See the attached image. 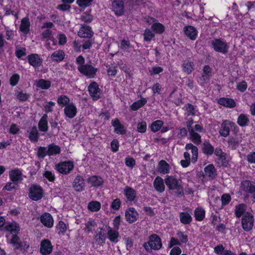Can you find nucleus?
Returning a JSON list of instances; mask_svg holds the SVG:
<instances>
[{
	"label": "nucleus",
	"mask_w": 255,
	"mask_h": 255,
	"mask_svg": "<svg viewBox=\"0 0 255 255\" xmlns=\"http://www.w3.org/2000/svg\"><path fill=\"white\" fill-rule=\"evenodd\" d=\"M78 70L81 74L89 78H94L98 71L97 68L88 64H86L82 66H78Z\"/></svg>",
	"instance_id": "6"
},
{
	"label": "nucleus",
	"mask_w": 255,
	"mask_h": 255,
	"mask_svg": "<svg viewBox=\"0 0 255 255\" xmlns=\"http://www.w3.org/2000/svg\"><path fill=\"white\" fill-rule=\"evenodd\" d=\"M124 194L128 201H132L136 196V191L134 189L129 186H126L124 190Z\"/></svg>",
	"instance_id": "31"
},
{
	"label": "nucleus",
	"mask_w": 255,
	"mask_h": 255,
	"mask_svg": "<svg viewBox=\"0 0 255 255\" xmlns=\"http://www.w3.org/2000/svg\"><path fill=\"white\" fill-rule=\"evenodd\" d=\"M241 223L245 231H250L253 229L254 223V217L253 214L249 212H246L242 216Z\"/></svg>",
	"instance_id": "5"
},
{
	"label": "nucleus",
	"mask_w": 255,
	"mask_h": 255,
	"mask_svg": "<svg viewBox=\"0 0 255 255\" xmlns=\"http://www.w3.org/2000/svg\"><path fill=\"white\" fill-rule=\"evenodd\" d=\"M9 176L10 180L15 183H17L18 182L22 180V172L18 168L10 170L9 172Z\"/></svg>",
	"instance_id": "19"
},
{
	"label": "nucleus",
	"mask_w": 255,
	"mask_h": 255,
	"mask_svg": "<svg viewBox=\"0 0 255 255\" xmlns=\"http://www.w3.org/2000/svg\"><path fill=\"white\" fill-rule=\"evenodd\" d=\"M234 123L229 121H224L221 125L219 130V133L224 137H227L230 134L231 128L234 126Z\"/></svg>",
	"instance_id": "11"
},
{
	"label": "nucleus",
	"mask_w": 255,
	"mask_h": 255,
	"mask_svg": "<svg viewBox=\"0 0 255 255\" xmlns=\"http://www.w3.org/2000/svg\"><path fill=\"white\" fill-rule=\"evenodd\" d=\"M74 165L72 161L62 162L57 164L56 168L58 172L62 174L69 173L73 169Z\"/></svg>",
	"instance_id": "8"
},
{
	"label": "nucleus",
	"mask_w": 255,
	"mask_h": 255,
	"mask_svg": "<svg viewBox=\"0 0 255 255\" xmlns=\"http://www.w3.org/2000/svg\"><path fill=\"white\" fill-rule=\"evenodd\" d=\"M184 32L185 35L191 40H195L197 36L198 32L192 26H186L184 28Z\"/></svg>",
	"instance_id": "27"
},
{
	"label": "nucleus",
	"mask_w": 255,
	"mask_h": 255,
	"mask_svg": "<svg viewBox=\"0 0 255 255\" xmlns=\"http://www.w3.org/2000/svg\"><path fill=\"white\" fill-rule=\"evenodd\" d=\"M170 166L169 164L164 160H160L157 166V171L162 174H167L169 172Z\"/></svg>",
	"instance_id": "25"
},
{
	"label": "nucleus",
	"mask_w": 255,
	"mask_h": 255,
	"mask_svg": "<svg viewBox=\"0 0 255 255\" xmlns=\"http://www.w3.org/2000/svg\"><path fill=\"white\" fill-rule=\"evenodd\" d=\"M185 149L187 151L191 150L192 154L191 161L193 163H195L197 161L198 157V149L197 147L191 143H188L186 144Z\"/></svg>",
	"instance_id": "18"
},
{
	"label": "nucleus",
	"mask_w": 255,
	"mask_h": 255,
	"mask_svg": "<svg viewBox=\"0 0 255 255\" xmlns=\"http://www.w3.org/2000/svg\"><path fill=\"white\" fill-rule=\"evenodd\" d=\"M164 181L169 190H175V193L178 197L183 195V188L180 180L177 179L173 176H166Z\"/></svg>",
	"instance_id": "1"
},
{
	"label": "nucleus",
	"mask_w": 255,
	"mask_h": 255,
	"mask_svg": "<svg viewBox=\"0 0 255 255\" xmlns=\"http://www.w3.org/2000/svg\"><path fill=\"white\" fill-rule=\"evenodd\" d=\"M7 242L12 245L14 250L19 249L22 246L19 237L16 234L12 235L11 239Z\"/></svg>",
	"instance_id": "36"
},
{
	"label": "nucleus",
	"mask_w": 255,
	"mask_h": 255,
	"mask_svg": "<svg viewBox=\"0 0 255 255\" xmlns=\"http://www.w3.org/2000/svg\"><path fill=\"white\" fill-rule=\"evenodd\" d=\"M204 131L203 127L199 124H196L194 127V129H191L189 131V137L194 143L196 145H199L201 143V136L200 135L199 132Z\"/></svg>",
	"instance_id": "3"
},
{
	"label": "nucleus",
	"mask_w": 255,
	"mask_h": 255,
	"mask_svg": "<svg viewBox=\"0 0 255 255\" xmlns=\"http://www.w3.org/2000/svg\"><path fill=\"white\" fill-rule=\"evenodd\" d=\"M153 186L155 190L160 193L163 192L165 190V186L163 179L157 176L154 180Z\"/></svg>",
	"instance_id": "32"
},
{
	"label": "nucleus",
	"mask_w": 255,
	"mask_h": 255,
	"mask_svg": "<svg viewBox=\"0 0 255 255\" xmlns=\"http://www.w3.org/2000/svg\"><path fill=\"white\" fill-rule=\"evenodd\" d=\"M212 76V68L208 65L205 66L203 69V73L201 80L206 83L209 81Z\"/></svg>",
	"instance_id": "35"
},
{
	"label": "nucleus",
	"mask_w": 255,
	"mask_h": 255,
	"mask_svg": "<svg viewBox=\"0 0 255 255\" xmlns=\"http://www.w3.org/2000/svg\"><path fill=\"white\" fill-rule=\"evenodd\" d=\"M151 28L153 32L157 34H161L165 30L164 26L157 21L151 25Z\"/></svg>",
	"instance_id": "43"
},
{
	"label": "nucleus",
	"mask_w": 255,
	"mask_h": 255,
	"mask_svg": "<svg viewBox=\"0 0 255 255\" xmlns=\"http://www.w3.org/2000/svg\"><path fill=\"white\" fill-rule=\"evenodd\" d=\"M247 205L245 204H241L235 207V214L237 218H240L246 213Z\"/></svg>",
	"instance_id": "42"
},
{
	"label": "nucleus",
	"mask_w": 255,
	"mask_h": 255,
	"mask_svg": "<svg viewBox=\"0 0 255 255\" xmlns=\"http://www.w3.org/2000/svg\"><path fill=\"white\" fill-rule=\"evenodd\" d=\"M120 48L123 50L127 51L128 49L133 48V47L128 40L123 39L121 41Z\"/></svg>",
	"instance_id": "58"
},
{
	"label": "nucleus",
	"mask_w": 255,
	"mask_h": 255,
	"mask_svg": "<svg viewBox=\"0 0 255 255\" xmlns=\"http://www.w3.org/2000/svg\"><path fill=\"white\" fill-rule=\"evenodd\" d=\"M43 191L42 188L38 185L32 184L29 189L28 196L33 201H38L43 197Z\"/></svg>",
	"instance_id": "7"
},
{
	"label": "nucleus",
	"mask_w": 255,
	"mask_h": 255,
	"mask_svg": "<svg viewBox=\"0 0 255 255\" xmlns=\"http://www.w3.org/2000/svg\"><path fill=\"white\" fill-rule=\"evenodd\" d=\"M163 125V122L161 120H156L153 122L150 128L152 131L155 132L158 131Z\"/></svg>",
	"instance_id": "51"
},
{
	"label": "nucleus",
	"mask_w": 255,
	"mask_h": 255,
	"mask_svg": "<svg viewBox=\"0 0 255 255\" xmlns=\"http://www.w3.org/2000/svg\"><path fill=\"white\" fill-rule=\"evenodd\" d=\"M36 86L42 89H48L51 86V83L49 81L40 79L37 82Z\"/></svg>",
	"instance_id": "52"
},
{
	"label": "nucleus",
	"mask_w": 255,
	"mask_h": 255,
	"mask_svg": "<svg viewBox=\"0 0 255 255\" xmlns=\"http://www.w3.org/2000/svg\"><path fill=\"white\" fill-rule=\"evenodd\" d=\"M41 223L45 227L51 228L53 226L54 220L50 214L43 213L40 217Z\"/></svg>",
	"instance_id": "15"
},
{
	"label": "nucleus",
	"mask_w": 255,
	"mask_h": 255,
	"mask_svg": "<svg viewBox=\"0 0 255 255\" xmlns=\"http://www.w3.org/2000/svg\"><path fill=\"white\" fill-rule=\"evenodd\" d=\"M44 177L48 179L50 182H53L55 180V177L54 174L50 171H46L43 174Z\"/></svg>",
	"instance_id": "62"
},
{
	"label": "nucleus",
	"mask_w": 255,
	"mask_h": 255,
	"mask_svg": "<svg viewBox=\"0 0 255 255\" xmlns=\"http://www.w3.org/2000/svg\"><path fill=\"white\" fill-rule=\"evenodd\" d=\"M242 190L246 193L249 194L255 189V182L245 180L241 183Z\"/></svg>",
	"instance_id": "20"
},
{
	"label": "nucleus",
	"mask_w": 255,
	"mask_h": 255,
	"mask_svg": "<svg viewBox=\"0 0 255 255\" xmlns=\"http://www.w3.org/2000/svg\"><path fill=\"white\" fill-rule=\"evenodd\" d=\"M193 64L189 60L185 61L182 65L183 70L187 74L191 73L194 69Z\"/></svg>",
	"instance_id": "48"
},
{
	"label": "nucleus",
	"mask_w": 255,
	"mask_h": 255,
	"mask_svg": "<svg viewBox=\"0 0 255 255\" xmlns=\"http://www.w3.org/2000/svg\"><path fill=\"white\" fill-rule=\"evenodd\" d=\"M102 231L103 228H98L94 236L96 243L99 245H102L105 243V234Z\"/></svg>",
	"instance_id": "26"
},
{
	"label": "nucleus",
	"mask_w": 255,
	"mask_h": 255,
	"mask_svg": "<svg viewBox=\"0 0 255 255\" xmlns=\"http://www.w3.org/2000/svg\"><path fill=\"white\" fill-rule=\"evenodd\" d=\"M202 150L205 154L210 156L214 153L215 149L208 140H206L202 145Z\"/></svg>",
	"instance_id": "30"
},
{
	"label": "nucleus",
	"mask_w": 255,
	"mask_h": 255,
	"mask_svg": "<svg viewBox=\"0 0 255 255\" xmlns=\"http://www.w3.org/2000/svg\"><path fill=\"white\" fill-rule=\"evenodd\" d=\"M15 96L17 100L20 102H25L27 101L30 97V94L24 93L21 91H17L15 93Z\"/></svg>",
	"instance_id": "46"
},
{
	"label": "nucleus",
	"mask_w": 255,
	"mask_h": 255,
	"mask_svg": "<svg viewBox=\"0 0 255 255\" xmlns=\"http://www.w3.org/2000/svg\"><path fill=\"white\" fill-rule=\"evenodd\" d=\"M64 113L67 117L70 119H72L77 114V108L73 103H70L65 107L64 109Z\"/></svg>",
	"instance_id": "17"
},
{
	"label": "nucleus",
	"mask_w": 255,
	"mask_h": 255,
	"mask_svg": "<svg viewBox=\"0 0 255 255\" xmlns=\"http://www.w3.org/2000/svg\"><path fill=\"white\" fill-rule=\"evenodd\" d=\"M27 132L29 133L28 138L31 142H36L38 141L39 138V133L36 126L31 127L27 130Z\"/></svg>",
	"instance_id": "29"
},
{
	"label": "nucleus",
	"mask_w": 255,
	"mask_h": 255,
	"mask_svg": "<svg viewBox=\"0 0 255 255\" xmlns=\"http://www.w3.org/2000/svg\"><path fill=\"white\" fill-rule=\"evenodd\" d=\"M179 218L180 222L184 225L190 224L192 220L191 215L188 212L180 213Z\"/></svg>",
	"instance_id": "41"
},
{
	"label": "nucleus",
	"mask_w": 255,
	"mask_h": 255,
	"mask_svg": "<svg viewBox=\"0 0 255 255\" xmlns=\"http://www.w3.org/2000/svg\"><path fill=\"white\" fill-rule=\"evenodd\" d=\"M125 216L127 221L131 224L137 220L138 214L134 208H129L126 211Z\"/></svg>",
	"instance_id": "13"
},
{
	"label": "nucleus",
	"mask_w": 255,
	"mask_h": 255,
	"mask_svg": "<svg viewBox=\"0 0 255 255\" xmlns=\"http://www.w3.org/2000/svg\"><path fill=\"white\" fill-rule=\"evenodd\" d=\"M161 239L156 234H152L149 237L148 241L143 244V247L147 252L151 250H158L162 247Z\"/></svg>",
	"instance_id": "2"
},
{
	"label": "nucleus",
	"mask_w": 255,
	"mask_h": 255,
	"mask_svg": "<svg viewBox=\"0 0 255 255\" xmlns=\"http://www.w3.org/2000/svg\"><path fill=\"white\" fill-rule=\"evenodd\" d=\"M29 64L34 67H39L42 64V59L37 54H32L27 56Z\"/></svg>",
	"instance_id": "23"
},
{
	"label": "nucleus",
	"mask_w": 255,
	"mask_h": 255,
	"mask_svg": "<svg viewBox=\"0 0 255 255\" xmlns=\"http://www.w3.org/2000/svg\"><path fill=\"white\" fill-rule=\"evenodd\" d=\"M88 208L92 212H97L101 208V204L98 201H92L88 204Z\"/></svg>",
	"instance_id": "53"
},
{
	"label": "nucleus",
	"mask_w": 255,
	"mask_h": 255,
	"mask_svg": "<svg viewBox=\"0 0 255 255\" xmlns=\"http://www.w3.org/2000/svg\"><path fill=\"white\" fill-rule=\"evenodd\" d=\"M211 45L215 51L223 54L228 53L229 48L226 41L221 38H215L211 41Z\"/></svg>",
	"instance_id": "4"
},
{
	"label": "nucleus",
	"mask_w": 255,
	"mask_h": 255,
	"mask_svg": "<svg viewBox=\"0 0 255 255\" xmlns=\"http://www.w3.org/2000/svg\"><path fill=\"white\" fill-rule=\"evenodd\" d=\"M52 251V246L48 240H43L40 244V253L46 255L50 254Z\"/></svg>",
	"instance_id": "16"
},
{
	"label": "nucleus",
	"mask_w": 255,
	"mask_h": 255,
	"mask_svg": "<svg viewBox=\"0 0 255 255\" xmlns=\"http://www.w3.org/2000/svg\"><path fill=\"white\" fill-rule=\"evenodd\" d=\"M112 8L117 15H122L124 12V4L123 0H114Z\"/></svg>",
	"instance_id": "12"
},
{
	"label": "nucleus",
	"mask_w": 255,
	"mask_h": 255,
	"mask_svg": "<svg viewBox=\"0 0 255 255\" xmlns=\"http://www.w3.org/2000/svg\"><path fill=\"white\" fill-rule=\"evenodd\" d=\"M218 103L222 106L229 108H234L236 104L234 100L230 98H221L218 101Z\"/></svg>",
	"instance_id": "33"
},
{
	"label": "nucleus",
	"mask_w": 255,
	"mask_h": 255,
	"mask_svg": "<svg viewBox=\"0 0 255 255\" xmlns=\"http://www.w3.org/2000/svg\"><path fill=\"white\" fill-rule=\"evenodd\" d=\"M93 35V32L91 28L87 25H83L78 31V35L84 38H90Z\"/></svg>",
	"instance_id": "21"
},
{
	"label": "nucleus",
	"mask_w": 255,
	"mask_h": 255,
	"mask_svg": "<svg viewBox=\"0 0 255 255\" xmlns=\"http://www.w3.org/2000/svg\"><path fill=\"white\" fill-rule=\"evenodd\" d=\"M48 155V149L46 147L40 146L38 148L37 155L38 158H43Z\"/></svg>",
	"instance_id": "59"
},
{
	"label": "nucleus",
	"mask_w": 255,
	"mask_h": 255,
	"mask_svg": "<svg viewBox=\"0 0 255 255\" xmlns=\"http://www.w3.org/2000/svg\"><path fill=\"white\" fill-rule=\"evenodd\" d=\"M30 22L28 17L23 18L21 20L20 30L24 34H27L29 31Z\"/></svg>",
	"instance_id": "37"
},
{
	"label": "nucleus",
	"mask_w": 255,
	"mask_h": 255,
	"mask_svg": "<svg viewBox=\"0 0 255 255\" xmlns=\"http://www.w3.org/2000/svg\"><path fill=\"white\" fill-rule=\"evenodd\" d=\"M64 57L65 53L64 51L61 50H58L52 54L51 59L53 61L60 62L64 59Z\"/></svg>",
	"instance_id": "39"
},
{
	"label": "nucleus",
	"mask_w": 255,
	"mask_h": 255,
	"mask_svg": "<svg viewBox=\"0 0 255 255\" xmlns=\"http://www.w3.org/2000/svg\"><path fill=\"white\" fill-rule=\"evenodd\" d=\"M5 229L10 232L12 235H17L20 231L19 225L15 222L8 223L5 227Z\"/></svg>",
	"instance_id": "28"
},
{
	"label": "nucleus",
	"mask_w": 255,
	"mask_h": 255,
	"mask_svg": "<svg viewBox=\"0 0 255 255\" xmlns=\"http://www.w3.org/2000/svg\"><path fill=\"white\" fill-rule=\"evenodd\" d=\"M112 126L115 128V132L120 134H124L126 132L125 127L120 123L118 119H116L112 121Z\"/></svg>",
	"instance_id": "24"
},
{
	"label": "nucleus",
	"mask_w": 255,
	"mask_h": 255,
	"mask_svg": "<svg viewBox=\"0 0 255 255\" xmlns=\"http://www.w3.org/2000/svg\"><path fill=\"white\" fill-rule=\"evenodd\" d=\"M85 186V183L83 177L80 175H77L74 180L73 187L77 192L83 191Z\"/></svg>",
	"instance_id": "14"
},
{
	"label": "nucleus",
	"mask_w": 255,
	"mask_h": 255,
	"mask_svg": "<svg viewBox=\"0 0 255 255\" xmlns=\"http://www.w3.org/2000/svg\"><path fill=\"white\" fill-rule=\"evenodd\" d=\"M109 239L112 242L117 243L119 237V234L117 230H113L109 227V230L107 232Z\"/></svg>",
	"instance_id": "40"
},
{
	"label": "nucleus",
	"mask_w": 255,
	"mask_h": 255,
	"mask_svg": "<svg viewBox=\"0 0 255 255\" xmlns=\"http://www.w3.org/2000/svg\"><path fill=\"white\" fill-rule=\"evenodd\" d=\"M146 123L144 121L139 122L137 125V129L138 132L140 133H144L146 130Z\"/></svg>",
	"instance_id": "61"
},
{
	"label": "nucleus",
	"mask_w": 255,
	"mask_h": 255,
	"mask_svg": "<svg viewBox=\"0 0 255 255\" xmlns=\"http://www.w3.org/2000/svg\"><path fill=\"white\" fill-rule=\"evenodd\" d=\"M249 122L250 120L248 116L244 114L240 115L237 119L238 124L243 127L248 126Z\"/></svg>",
	"instance_id": "45"
},
{
	"label": "nucleus",
	"mask_w": 255,
	"mask_h": 255,
	"mask_svg": "<svg viewBox=\"0 0 255 255\" xmlns=\"http://www.w3.org/2000/svg\"><path fill=\"white\" fill-rule=\"evenodd\" d=\"M204 176L211 180L215 179L217 176L216 169L212 164H209L204 168Z\"/></svg>",
	"instance_id": "22"
},
{
	"label": "nucleus",
	"mask_w": 255,
	"mask_h": 255,
	"mask_svg": "<svg viewBox=\"0 0 255 255\" xmlns=\"http://www.w3.org/2000/svg\"><path fill=\"white\" fill-rule=\"evenodd\" d=\"M48 116L46 114H44L40 119L38 123V128L40 131L43 132H46L48 131Z\"/></svg>",
	"instance_id": "34"
},
{
	"label": "nucleus",
	"mask_w": 255,
	"mask_h": 255,
	"mask_svg": "<svg viewBox=\"0 0 255 255\" xmlns=\"http://www.w3.org/2000/svg\"><path fill=\"white\" fill-rule=\"evenodd\" d=\"M215 154L218 157L217 163L220 166H227L228 164V160L226 157V154L223 152L220 148H216L214 152Z\"/></svg>",
	"instance_id": "10"
},
{
	"label": "nucleus",
	"mask_w": 255,
	"mask_h": 255,
	"mask_svg": "<svg viewBox=\"0 0 255 255\" xmlns=\"http://www.w3.org/2000/svg\"><path fill=\"white\" fill-rule=\"evenodd\" d=\"M143 36L144 41H150L154 37V34L150 29L146 28L144 30Z\"/></svg>",
	"instance_id": "57"
},
{
	"label": "nucleus",
	"mask_w": 255,
	"mask_h": 255,
	"mask_svg": "<svg viewBox=\"0 0 255 255\" xmlns=\"http://www.w3.org/2000/svg\"><path fill=\"white\" fill-rule=\"evenodd\" d=\"M93 0H77V3L80 7L85 8L91 5Z\"/></svg>",
	"instance_id": "63"
},
{
	"label": "nucleus",
	"mask_w": 255,
	"mask_h": 255,
	"mask_svg": "<svg viewBox=\"0 0 255 255\" xmlns=\"http://www.w3.org/2000/svg\"><path fill=\"white\" fill-rule=\"evenodd\" d=\"M184 109L186 112V114L187 116H194L196 113L195 107L190 104H187L185 105Z\"/></svg>",
	"instance_id": "54"
},
{
	"label": "nucleus",
	"mask_w": 255,
	"mask_h": 255,
	"mask_svg": "<svg viewBox=\"0 0 255 255\" xmlns=\"http://www.w3.org/2000/svg\"><path fill=\"white\" fill-rule=\"evenodd\" d=\"M57 103L61 107H66L67 105L70 104V99L65 95H61L57 98Z\"/></svg>",
	"instance_id": "50"
},
{
	"label": "nucleus",
	"mask_w": 255,
	"mask_h": 255,
	"mask_svg": "<svg viewBox=\"0 0 255 255\" xmlns=\"http://www.w3.org/2000/svg\"><path fill=\"white\" fill-rule=\"evenodd\" d=\"M88 91L94 100H97L100 98L101 91L96 82H93L89 85Z\"/></svg>",
	"instance_id": "9"
},
{
	"label": "nucleus",
	"mask_w": 255,
	"mask_h": 255,
	"mask_svg": "<svg viewBox=\"0 0 255 255\" xmlns=\"http://www.w3.org/2000/svg\"><path fill=\"white\" fill-rule=\"evenodd\" d=\"M177 236L181 244H186L188 241V238L187 235L184 234L183 232L178 231L177 232Z\"/></svg>",
	"instance_id": "56"
},
{
	"label": "nucleus",
	"mask_w": 255,
	"mask_h": 255,
	"mask_svg": "<svg viewBox=\"0 0 255 255\" xmlns=\"http://www.w3.org/2000/svg\"><path fill=\"white\" fill-rule=\"evenodd\" d=\"M248 88V85L245 81H242L237 84V89L241 92H245Z\"/></svg>",
	"instance_id": "64"
},
{
	"label": "nucleus",
	"mask_w": 255,
	"mask_h": 255,
	"mask_svg": "<svg viewBox=\"0 0 255 255\" xmlns=\"http://www.w3.org/2000/svg\"><path fill=\"white\" fill-rule=\"evenodd\" d=\"M56 228L59 235H64L67 230L66 224L61 221L59 222Z\"/></svg>",
	"instance_id": "55"
},
{
	"label": "nucleus",
	"mask_w": 255,
	"mask_h": 255,
	"mask_svg": "<svg viewBox=\"0 0 255 255\" xmlns=\"http://www.w3.org/2000/svg\"><path fill=\"white\" fill-rule=\"evenodd\" d=\"M228 147L231 149H236L239 146L238 140L234 138H230L228 141Z\"/></svg>",
	"instance_id": "60"
},
{
	"label": "nucleus",
	"mask_w": 255,
	"mask_h": 255,
	"mask_svg": "<svg viewBox=\"0 0 255 255\" xmlns=\"http://www.w3.org/2000/svg\"><path fill=\"white\" fill-rule=\"evenodd\" d=\"M88 182L93 186H99L103 184V179L99 176H92L88 179Z\"/></svg>",
	"instance_id": "38"
},
{
	"label": "nucleus",
	"mask_w": 255,
	"mask_h": 255,
	"mask_svg": "<svg viewBox=\"0 0 255 255\" xmlns=\"http://www.w3.org/2000/svg\"><path fill=\"white\" fill-rule=\"evenodd\" d=\"M194 214L196 220L201 221H202L205 217V211L202 208H197L194 211Z\"/></svg>",
	"instance_id": "49"
},
{
	"label": "nucleus",
	"mask_w": 255,
	"mask_h": 255,
	"mask_svg": "<svg viewBox=\"0 0 255 255\" xmlns=\"http://www.w3.org/2000/svg\"><path fill=\"white\" fill-rule=\"evenodd\" d=\"M147 102L145 98H142L140 100L134 102L131 106V108L133 111H136L143 106Z\"/></svg>",
	"instance_id": "47"
},
{
	"label": "nucleus",
	"mask_w": 255,
	"mask_h": 255,
	"mask_svg": "<svg viewBox=\"0 0 255 255\" xmlns=\"http://www.w3.org/2000/svg\"><path fill=\"white\" fill-rule=\"evenodd\" d=\"M48 155L51 156L60 153L61 149L59 146L52 143L48 147Z\"/></svg>",
	"instance_id": "44"
}]
</instances>
